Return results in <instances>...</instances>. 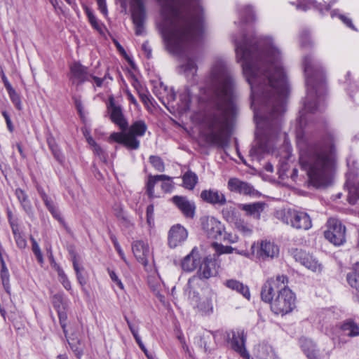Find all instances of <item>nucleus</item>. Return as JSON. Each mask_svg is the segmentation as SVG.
Returning <instances> with one entry per match:
<instances>
[{
  "label": "nucleus",
  "instance_id": "1",
  "mask_svg": "<svg viewBox=\"0 0 359 359\" xmlns=\"http://www.w3.org/2000/svg\"><path fill=\"white\" fill-rule=\"evenodd\" d=\"M236 59L251 88L252 107L257 125V142L250 150L254 160L260 161L269 152L264 136L285 111L289 86L282 63V53L269 37L235 42Z\"/></svg>",
  "mask_w": 359,
  "mask_h": 359
},
{
  "label": "nucleus",
  "instance_id": "2",
  "mask_svg": "<svg viewBox=\"0 0 359 359\" xmlns=\"http://www.w3.org/2000/svg\"><path fill=\"white\" fill-rule=\"evenodd\" d=\"M158 1L161 8L157 26L168 51L179 54L203 32L201 0Z\"/></svg>",
  "mask_w": 359,
  "mask_h": 359
},
{
  "label": "nucleus",
  "instance_id": "3",
  "mask_svg": "<svg viewBox=\"0 0 359 359\" xmlns=\"http://www.w3.org/2000/svg\"><path fill=\"white\" fill-rule=\"evenodd\" d=\"M208 83L216 97V108L205 114L201 126L212 143L223 147L229 137V127L236 116V106L233 79L222 61L213 65Z\"/></svg>",
  "mask_w": 359,
  "mask_h": 359
},
{
  "label": "nucleus",
  "instance_id": "4",
  "mask_svg": "<svg viewBox=\"0 0 359 359\" xmlns=\"http://www.w3.org/2000/svg\"><path fill=\"white\" fill-rule=\"evenodd\" d=\"M337 162L332 140L309 144L299 145V163L309 177V182L316 188L330 184Z\"/></svg>",
  "mask_w": 359,
  "mask_h": 359
},
{
  "label": "nucleus",
  "instance_id": "5",
  "mask_svg": "<svg viewBox=\"0 0 359 359\" xmlns=\"http://www.w3.org/2000/svg\"><path fill=\"white\" fill-rule=\"evenodd\" d=\"M286 276L278 275L264 284L261 291L262 299L270 303L271 311L276 315L285 316L295 308V294L287 287Z\"/></svg>",
  "mask_w": 359,
  "mask_h": 359
},
{
  "label": "nucleus",
  "instance_id": "6",
  "mask_svg": "<svg viewBox=\"0 0 359 359\" xmlns=\"http://www.w3.org/2000/svg\"><path fill=\"white\" fill-rule=\"evenodd\" d=\"M307 98L313 94L323 95L325 89L323 73L318 64L310 56L303 60Z\"/></svg>",
  "mask_w": 359,
  "mask_h": 359
},
{
  "label": "nucleus",
  "instance_id": "7",
  "mask_svg": "<svg viewBox=\"0 0 359 359\" xmlns=\"http://www.w3.org/2000/svg\"><path fill=\"white\" fill-rule=\"evenodd\" d=\"M147 127L142 121L133 123L127 132L113 133L109 136L110 142H115L124 145L127 149L135 150L140 147L137 137L143 136Z\"/></svg>",
  "mask_w": 359,
  "mask_h": 359
},
{
  "label": "nucleus",
  "instance_id": "8",
  "mask_svg": "<svg viewBox=\"0 0 359 359\" xmlns=\"http://www.w3.org/2000/svg\"><path fill=\"white\" fill-rule=\"evenodd\" d=\"M191 283L192 280L189 279L186 292L188 294V297L191 304L194 305V307L196 309L197 312L202 316L211 315L214 311V293L211 290H208L203 291L201 294H198L191 290Z\"/></svg>",
  "mask_w": 359,
  "mask_h": 359
},
{
  "label": "nucleus",
  "instance_id": "9",
  "mask_svg": "<svg viewBox=\"0 0 359 359\" xmlns=\"http://www.w3.org/2000/svg\"><path fill=\"white\" fill-rule=\"evenodd\" d=\"M281 220L292 228L300 230H309L312 226L310 216L304 212L289 209L283 212Z\"/></svg>",
  "mask_w": 359,
  "mask_h": 359
},
{
  "label": "nucleus",
  "instance_id": "10",
  "mask_svg": "<svg viewBox=\"0 0 359 359\" xmlns=\"http://www.w3.org/2000/svg\"><path fill=\"white\" fill-rule=\"evenodd\" d=\"M324 236L333 245H341L346 242V227L339 219L330 218L326 224Z\"/></svg>",
  "mask_w": 359,
  "mask_h": 359
},
{
  "label": "nucleus",
  "instance_id": "11",
  "mask_svg": "<svg viewBox=\"0 0 359 359\" xmlns=\"http://www.w3.org/2000/svg\"><path fill=\"white\" fill-rule=\"evenodd\" d=\"M201 226L208 238L221 239L224 231V225L213 216H204L201 218Z\"/></svg>",
  "mask_w": 359,
  "mask_h": 359
},
{
  "label": "nucleus",
  "instance_id": "12",
  "mask_svg": "<svg viewBox=\"0 0 359 359\" xmlns=\"http://www.w3.org/2000/svg\"><path fill=\"white\" fill-rule=\"evenodd\" d=\"M163 181L161 189L164 192H170L173 189L171 177L165 175H149L147 183V192L150 198L158 197L154 194V187L157 182Z\"/></svg>",
  "mask_w": 359,
  "mask_h": 359
},
{
  "label": "nucleus",
  "instance_id": "13",
  "mask_svg": "<svg viewBox=\"0 0 359 359\" xmlns=\"http://www.w3.org/2000/svg\"><path fill=\"white\" fill-rule=\"evenodd\" d=\"M345 189L347 191V201L353 205L359 200V175L349 172L346 175Z\"/></svg>",
  "mask_w": 359,
  "mask_h": 359
},
{
  "label": "nucleus",
  "instance_id": "14",
  "mask_svg": "<svg viewBox=\"0 0 359 359\" xmlns=\"http://www.w3.org/2000/svg\"><path fill=\"white\" fill-rule=\"evenodd\" d=\"M253 244H255L254 255L260 258H273L278 256L279 253V248L273 242L264 240Z\"/></svg>",
  "mask_w": 359,
  "mask_h": 359
},
{
  "label": "nucleus",
  "instance_id": "15",
  "mask_svg": "<svg viewBox=\"0 0 359 359\" xmlns=\"http://www.w3.org/2000/svg\"><path fill=\"white\" fill-rule=\"evenodd\" d=\"M188 237L187 230L181 224L173 225L168 232V245L172 248L181 245Z\"/></svg>",
  "mask_w": 359,
  "mask_h": 359
},
{
  "label": "nucleus",
  "instance_id": "16",
  "mask_svg": "<svg viewBox=\"0 0 359 359\" xmlns=\"http://www.w3.org/2000/svg\"><path fill=\"white\" fill-rule=\"evenodd\" d=\"M171 201L185 217L191 219L194 217L196 205L194 201H189L187 197L182 196H174L171 198Z\"/></svg>",
  "mask_w": 359,
  "mask_h": 359
},
{
  "label": "nucleus",
  "instance_id": "17",
  "mask_svg": "<svg viewBox=\"0 0 359 359\" xmlns=\"http://www.w3.org/2000/svg\"><path fill=\"white\" fill-rule=\"evenodd\" d=\"M107 108L111 121L116 124L121 130L126 129L128 123L123 116L122 109L120 106L115 104L112 97H110L109 99Z\"/></svg>",
  "mask_w": 359,
  "mask_h": 359
},
{
  "label": "nucleus",
  "instance_id": "18",
  "mask_svg": "<svg viewBox=\"0 0 359 359\" xmlns=\"http://www.w3.org/2000/svg\"><path fill=\"white\" fill-rule=\"evenodd\" d=\"M201 198L203 201L212 205H224L226 203L225 195L215 189L203 190Z\"/></svg>",
  "mask_w": 359,
  "mask_h": 359
},
{
  "label": "nucleus",
  "instance_id": "19",
  "mask_svg": "<svg viewBox=\"0 0 359 359\" xmlns=\"http://www.w3.org/2000/svg\"><path fill=\"white\" fill-rule=\"evenodd\" d=\"M245 335L243 331L233 332L231 339L232 348L238 353L244 359H250V355L245 348Z\"/></svg>",
  "mask_w": 359,
  "mask_h": 359
},
{
  "label": "nucleus",
  "instance_id": "20",
  "mask_svg": "<svg viewBox=\"0 0 359 359\" xmlns=\"http://www.w3.org/2000/svg\"><path fill=\"white\" fill-rule=\"evenodd\" d=\"M132 250L137 261L143 265L147 266L148 264V257L149 255V247L148 243L143 241H134L132 245Z\"/></svg>",
  "mask_w": 359,
  "mask_h": 359
},
{
  "label": "nucleus",
  "instance_id": "21",
  "mask_svg": "<svg viewBox=\"0 0 359 359\" xmlns=\"http://www.w3.org/2000/svg\"><path fill=\"white\" fill-rule=\"evenodd\" d=\"M228 189L231 191L245 195H254L255 193V190L251 184L238 178L229 179Z\"/></svg>",
  "mask_w": 359,
  "mask_h": 359
},
{
  "label": "nucleus",
  "instance_id": "22",
  "mask_svg": "<svg viewBox=\"0 0 359 359\" xmlns=\"http://www.w3.org/2000/svg\"><path fill=\"white\" fill-rule=\"evenodd\" d=\"M201 257L197 248H194L191 252L187 255L182 262V267L184 271H193L199 266Z\"/></svg>",
  "mask_w": 359,
  "mask_h": 359
},
{
  "label": "nucleus",
  "instance_id": "23",
  "mask_svg": "<svg viewBox=\"0 0 359 359\" xmlns=\"http://www.w3.org/2000/svg\"><path fill=\"white\" fill-rule=\"evenodd\" d=\"M299 345L308 359H321L319 350L314 341L307 338H301Z\"/></svg>",
  "mask_w": 359,
  "mask_h": 359
},
{
  "label": "nucleus",
  "instance_id": "24",
  "mask_svg": "<svg viewBox=\"0 0 359 359\" xmlns=\"http://www.w3.org/2000/svg\"><path fill=\"white\" fill-rule=\"evenodd\" d=\"M199 276L203 278H209L217 273V264L214 259L210 257H205L201 261L198 269Z\"/></svg>",
  "mask_w": 359,
  "mask_h": 359
},
{
  "label": "nucleus",
  "instance_id": "25",
  "mask_svg": "<svg viewBox=\"0 0 359 359\" xmlns=\"http://www.w3.org/2000/svg\"><path fill=\"white\" fill-rule=\"evenodd\" d=\"M53 303L55 309L57 310V315L59 317L60 324L63 330L65 337H67V313L65 306L62 302V299L60 296L59 295H55L53 298Z\"/></svg>",
  "mask_w": 359,
  "mask_h": 359
},
{
  "label": "nucleus",
  "instance_id": "26",
  "mask_svg": "<svg viewBox=\"0 0 359 359\" xmlns=\"http://www.w3.org/2000/svg\"><path fill=\"white\" fill-rule=\"evenodd\" d=\"M212 246L215 250V252L218 255L222 254H231L233 252H236L240 255L244 256L245 257H250L251 255H254L255 254V244H252L251 246L250 251L248 250H238L236 248H234L231 246L224 245L221 243H214Z\"/></svg>",
  "mask_w": 359,
  "mask_h": 359
},
{
  "label": "nucleus",
  "instance_id": "27",
  "mask_svg": "<svg viewBox=\"0 0 359 359\" xmlns=\"http://www.w3.org/2000/svg\"><path fill=\"white\" fill-rule=\"evenodd\" d=\"M300 263L313 273H320L323 269V264L313 256L302 253L299 257Z\"/></svg>",
  "mask_w": 359,
  "mask_h": 359
},
{
  "label": "nucleus",
  "instance_id": "28",
  "mask_svg": "<svg viewBox=\"0 0 359 359\" xmlns=\"http://www.w3.org/2000/svg\"><path fill=\"white\" fill-rule=\"evenodd\" d=\"M264 203L257 202L250 204H242L240 208L246 212V215L252 217L256 219H259L262 212L264 211Z\"/></svg>",
  "mask_w": 359,
  "mask_h": 359
},
{
  "label": "nucleus",
  "instance_id": "29",
  "mask_svg": "<svg viewBox=\"0 0 359 359\" xmlns=\"http://www.w3.org/2000/svg\"><path fill=\"white\" fill-rule=\"evenodd\" d=\"M148 285L155 295H156L160 301L162 302L163 299V296L161 294V291L163 287V283L160 276L158 274L156 271H154L148 276Z\"/></svg>",
  "mask_w": 359,
  "mask_h": 359
},
{
  "label": "nucleus",
  "instance_id": "30",
  "mask_svg": "<svg viewBox=\"0 0 359 359\" xmlns=\"http://www.w3.org/2000/svg\"><path fill=\"white\" fill-rule=\"evenodd\" d=\"M224 285L228 288L241 294L247 299L250 298V292L248 287L236 279H229L224 282Z\"/></svg>",
  "mask_w": 359,
  "mask_h": 359
},
{
  "label": "nucleus",
  "instance_id": "31",
  "mask_svg": "<svg viewBox=\"0 0 359 359\" xmlns=\"http://www.w3.org/2000/svg\"><path fill=\"white\" fill-rule=\"evenodd\" d=\"M72 263L79 283L81 285H84L86 284V277L83 257L80 255H74Z\"/></svg>",
  "mask_w": 359,
  "mask_h": 359
},
{
  "label": "nucleus",
  "instance_id": "32",
  "mask_svg": "<svg viewBox=\"0 0 359 359\" xmlns=\"http://www.w3.org/2000/svg\"><path fill=\"white\" fill-rule=\"evenodd\" d=\"M197 72V66L194 59L186 57L180 66V72L183 74L187 79L194 76Z\"/></svg>",
  "mask_w": 359,
  "mask_h": 359
},
{
  "label": "nucleus",
  "instance_id": "33",
  "mask_svg": "<svg viewBox=\"0 0 359 359\" xmlns=\"http://www.w3.org/2000/svg\"><path fill=\"white\" fill-rule=\"evenodd\" d=\"M330 8V5H323L322 4H318L314 0H298L297 8L298 10L306 11L310 8H316L320 12L325 8L328 11Z\"/></svg>",
  "mask_w": 359,
  "mask_h": 359
},
{
  "label": "nucleus",
  "instance_id": "34",
  "mask_svg": "<svg viewBox=\"0 0 359 359\" xmlns=\"http://www.w3.org/2000/svg\"><path fill=\"white\" fill-rule=\"evenodd\" d=\"M323 99V95L318 96V95L313 94L312 97H309L307 98V95L306 96V99L304 103V109L302 113V116H303L304 112L310 111L315 112L318 109L317 102H320ZM300 118H302V116H300Z\"/></svg>",
  "mask_w": 359,
  "mask_h": 359
},
{
  "label": "nucleus",
  "instance_id": "35",
  "mask_svg": "<svg viewBox=\"0 0 359 359\" xmlns=\"http://www.w3.org/2000/svg\"><path fill=\"white\" fill-rule=\"evenodd\" d=\"M72 77L74 82L82 83L88 78L86 69L80 64H74L71 68Z\"/></svg>",
  "mask_w": 359,
  "mask_h": 359
},
{
  "label": "nucleus",
  "instance_id": "36",
  "mask_svg": "<svg viewBox=\"0 0 359 359\" xmlns=\"http://www.w3.org/2000/svg\"><path fill=\"white\" fill-rule=\"evenodd\" d=\"M341 329L350 337H359V325L353 320L344 322L341 325Z\"/></svg>",
  "mask_w": 359,
  "mask_h": 359
},
{
  "label": "nucleus",
  "instance_id": "37",
  "mask_svg": "<svg viewBox=\"0 0 359 359\" xmlns=\"http://www.w3.org/2000/svg\"><path fill=\"white\" fill-rule=\"evenodd\" d=\"M86 14L88 21L91 26L101 35H104L106 27L104 25L97 20L93 11L88 8L86 9Z\"/></svg>",
  "mask_w": 359,
  "mask_h": 359
},
{
  "label": "nucleus",
  "instance_id": "38",
  "mask_svg": "<svg viewBox=\"0 0 359 359\" xmlns=\"http://www.w3.org/2000/svg\"><path fill=\"white\" fill-rule=\"evenodd\" d=\"M255 354L259 359H271L273 356L271 346L267 344H259L255 348Z\"/></svg>",
  "mask_w": 359,
  "mask_h": 359
},
{
  "label": "nucleus",
  "instance_id": "39",
  "mask_svg": "<svg viewBox=\"0 0 359 359\" xmlns=\"http://www.w3.org/2000/svg\"><path fill=\"white\" fill-rule=\"evenodd\" d=\"M348 283L351 287L359 291V262L353 266V271L346 276Z\"/></svg>",
  "mask_w": 359,
  "mask_h": 359
},
{
  "label": "nucleus",
  "instance_id": "40",
  "mask_svg": "<svg viewBox=\"0 0 359 359\" xmlns=\"http://www.w3.org/2000/svg\"><path fill=\"white\" fill-rule=\"evenodd\" d=\"M15 195L25 211L27 213L30 214L32 212V208L26 193L22 189L18 188L15 190Z\"/></svg>",
  "mask_w": 359,
  "mask_h": 359
},
{
  "label": "nucleus",
  "instance_id": "41",
  "mask_svg": "<svg viewBox=\"0 0 359 359\" xmlns=\"http://www.w3.org/2000/svg\"><path fill=\"white\" fill-rule=\"evenodd\" d=\"M38 191H39V194H40L42 200L43 201L46 206L47 207L48 210L51 212L53 216L55 218L60 220V217L59 212L57 210V209L55 208V207L54 206L53 201L50 199H49L47 194L41 189L39 188Z\"/></svg>",
  "mask_w": 359,
  "mask_h": 359
},
{
  "label": "nucleus",
  "instance_id": "42",
  "mask_svg": "<svg viewBox=\"0 0 359 359\" xmlns=\"http://www.w3.org/2000/svg\"><path fill=\"white\" fill-rule=\"evenodd\" d=\"M183 180V187L185 189L192 190L194 189L197 182H198V177L197 175L191 172L188 171L184 173L182 177Z\"/></svg>",
  "mask_w": 359,
  "mask_h": 359
},
{
  "label": "nucleus",
  "instance_id": "43",
  "mask_svg": "<svg viewBox=\"0 0 359 359\" xmlns=\"http://www.w3.org/2000/svg\"><path fill=\"white\" fill-rule=\"evenodd\" d=\"M115 215L117 218L121 222L123 226L130 228L134 225L133 220L129 217L123 210L122 208L115 209Z\"/></svg>",
  "mask_w": 359,
  "mask_h": 359
},
{
  "label": "nucleus",
  "instance_id": "44",
  "mask_svg": "<svg viewBox=\"0 0 359 359\" xmlns=\"http://www.w3.org/2000/svg\"><path fill=\"white\" fill-rule=\"evenodd\" d=\"M191 100V96L190 90L186 88L184 91L180 95V108L182 111H186L189 109Z\"/></svg>",
  "mask_w": 359,
  "mask_h": 359
},
{
  "label": "nucleus",
  "instance_id": "45",
  "mask_svg": "<svg viewBox=\"0 0 359 359\" xmlns=\"http://www.w3.org/2000/svg\"><path fill=\"white\" fill-rule=\"evenodd\" d=\"M84 136L89 144V145L92 147L94 153L99 156L101 158L104 159L105 156L104 155V151L97 144L93 138L90 135L89 133L87 131L84 132Z\"/></svg>",
  "mask_w": 359,
  "mask_h": 359
},
{
  "label": "nucleus",
  "instance_id": "46",
  "mask_svg": "<svg viewBox=\"0 0 359 359\" xmlns=\"http://www.w3.org/2000/svg\"><path fill=\"white\" fill-rule=\"evenodd\" d=\"M1 279L5 291L8 294V296H10L11 286L9 283V273L4 262L2 264V269L1 270Z\"/></svg>",
  "mask_w": 359,
  "mask_h": 359
},
{
  "label": "nucleus",
  "instance_id": "47",
  "mask_svg": "<svg viewBox=\"0 0 359 359\" xmlns=\"http://www.w3.org/2000/svg\"><path fill=\"white\" fill-rule=\"evenodd\" d=\"M8 93L15 108L18 110L21 111L22 109V104L20 95L15 91L14 88L8 91Z\"/></svg>",
  "mask_w": 359,
  "mask_h": 359
},
{
  "label": "nucleus",
  "instance_id": "48",
  "mask_svg": "<svg viewBox=\"0 0 359 359\" xmlns=\"http://www.w3.org/2000/svg\"><path fill=\"white\" fill-rule=\"evenodd\" d=\"M149 162L156 170L158 172L164 171L165 165L160 157L156 156H151L149 157Z\"/></svg>",
  "mask_w": 359,
  "mask_h": 359
},
{
  "label": "nucleus",
  "instance_id": "49",
  "mask_svg": "<svg viewBox=\"0 0 359 359\" xmlns=\"http://www.w3.org/2000/svg\"><path fill=\"white\" fill-rule=\"evenodd\" d=\"M31 241L32 243V251L36 256L38 262L42 264L43 263V258L39 245L33 237H31Z\"/></svg>",
  "mask_w": 359,
  "mask_h": 359
},
{
  "label": "nucleus",
  "instance_id": "50",
  "mask_svg": "<svg viewBox=\"0 0 359 359\" xmlns=\"http://www.w3.org/2000/svg\"><path fill=\"white\" fill-rule=\"evenodd\" d=\"M220 240H222L224 242L233 244L238 241V236L236 234L226 231L224 229V231L223 232V235Z\"/></svg>",
  "mask_w": 359,
  "mask_h": 359
},
{
  "label": "nucleus",
  "instance_id": "51",
  "mask_svg": "<svg viewBox=\"0 0 359 359\" xmlns=\"http://www.w3.org/2000/svg\"><path fill=\"white\" fill-rule=\"evenodd\" d=\"M109 276L114 283H115L120 290H124L125 287L121 279L118 277L114 271L108 269Z\"/></svg>",
  "mask_w": 359,
  "mask_h": 359
},
{
  "label": "nucleus",
  "instance_id": "52",
  "mask_svg": "<svg viewBox=\"0 0 359 359\" xmlns=\"http://www.w3.org/2000/svg\"><path fill=\"white\" fill-rule=\"evenodd\" d=\"M236 229L244 236H250L252 233V229L243 222L236 224Z\"/></svg>",
  "mask_w": 359,
  "mask_h": 359
},
{
  "label": "nucleus",
  "instance_id": "53",
  "mask_svg": "<svg viewBox=\"0 0 359 359\" xmlns=\"http://www.w3.org/2000/svg\"><path fill=\"white\" fill-rule=\"evenodd\" d=\"M332 18H334L335 16H338L339 18L348 27L355 29L354 25L352 23V21L350 18L346 17L344 15L341 14H337V11H332L331 13Z\"/></svg>",
  "mask_w": 359,
  "mask_h": 359
},
{
  "label": "nucleus",
  "instance_id": "54",
  "mask_svg": "<svg viewBox=\"0 0 359 359\" xmlns=\"http://www.w3.org/2000/svg\"><path fill=\"white\" fill-rule=\"evenodd\" d=\"M13 235L18 247L20 249L25 248L27 246V241L25 238L21 235V233L18 232Z\"/></svg>",
  "mask_w": 359,
  "mask_h": 359
},
{
  "label": "nucleus",
  "instance_id": "55",
  "mask_svg": "<svg viewBox=\"0 0 359 359\" xmlns=\"http://www.w3.org/2000/svg\"><path fill=\"white\" fill-rule=\"evenodd\" d=\"M154 207L153 205H149L147 208V221L148 224L151 226L154 225Z\"/></svg>",
  "mask_w": 359,
  "mask_h": 359
},
{
  "label": "nucleus",
  "instance_id": "56",
  "mask_svg": "<svg viewBox=\"0 0 359 359\" xmlns=\"http://www.w3.org/2000/svg\"><path fill=\"white\" fill-rule=\"evenodd\" d=\"M241 15L243 17H245V18H247L246 21H249L250 20H252L253 19V16H254L252 9L250 6L245 7L243 8V10L242 11Z\"/></svg>",
  "mask_w": 359,
  "mask_h": 359
},
{
  "label": "nucleus",
  "instance_id": "57",
  "mask_svg": "<svg viewBox=\"0 0 359 359\" xmlns=\"http://www.w3.org/2000/svg\"><path fill=\"white\" fill-rule=\"evenodd\" d=\"M2 115L6 121L7 128L10 132H13L14 130V126L11 120L10 116L8 113L6 111H2Z\"/></svg>",
  "mask_w": 359,
  "mask_h": 359
},
{
  "label": "nucleus",
  "instance_id": "58",
  "mask_svg": "<svg viewBox=\"0 0 359 359\" xmlns=\"http://www.w3.org/2000/svg\"><path fill=\"white\" fill-rule=\"evenodd\" d=\"M96 1L97 3V5H98V8L100 11V12L104 15H105V16L107 15L108 11H107V4H106V0H96Z\"/></svg>",
  "mask_w": 359,
  "mask_h": 359
},
{
  "label": "nucleus",
  "instance_id": "59",
  "mask_svg": "<svg viewBox=\"0 0 359 359\" xmlns=\"http://www.w3.org/2000/svg\"><path fill=\"white\" fill-rule=\"evenodd\" d=\"M74 102H75V106L76 107L78 113L79 114L81 118H83L85 113L83 111V106L82 104L81 101L80 100L76 98L74 100Z\"/></svg>",
  "mask_w": 359,
  "mask_h": 359
},
{
  "label": "nucleus",
  "instance_id": "60",
  "mask_svg": "<svg viewBox=\"0 0 359 359\" xmlns=\"http://www.w3.org/2000/svg\"><path fill=\"white\" fill-rule=\"evenodd\" d=\"M1 79H2V81L4 84V86L7 90V92L11 90L12 89H13V86H11V84L10 83V82L8 81L7 77L6 76L4 72L2 71L1 72Z\"/></svg>",
  "mask_w": 359,
  "mask_h": 359
},
{
  "label": "nucleus",
  "instance_id": "61",
  "mask_svg": "<svg viewBox=\"0 0 359 359\" xmlns=\"http://www.w3.org/2000/svg\"><path fill=\"white\" fill-rule=\"evenodd\" d=\"M287 170H288L287 163H286L285 161L282 162L279 167L280 176L283 177V175H285Z\"/></svg>",
  "mask_w": 359,
  "mask_h": 359
},
{
  "label": "nucleus",
  "instance_id": "62",
  "mask_svg": "<svg viewBox=\"0 0 359 359\" xmlns=\"http://www.w3.org/2000/svg\"><path fill=\"white\" fill-rule=\"evenodd\" d=\"M126 320L127 322V324L128 325V327L132 332L133 337L135 334H137L138 333V328L136 327L127 318H126Z\"/></svg>",
  "mask_w": 359,
  "mask_h": 359
},
{
  "label": "nucleus",
  "instance_id": "63",
  "mask_svg": "<svg viewBox=\"0 0 359 359\" xmlns=\"http://www.w3.org/2000/svg\"><path fill=\"white\" fill-rule=\"evenodd\" d=\"M126 320L127 322V324L128 325V327L132 332L133 337L135 334H137L138 333V328L136 327L127 318H126Z\"/></svg>",
  "mask_w": 359,
  "mask_h": 359
},
{
  "label": "nucleus",
  "instance_id": "64",
  "mask_svg": "<svg viewBox=\"0 0 359 359\" xmlns=\"http://www.w3.org/2000/svg\"><path fill=\"white\" fill-rule=\"evenodd\" d=\"M9 222L12 229V231L13 234H16L19 232L18 226L15 223L14 221H12L11 219H9Z\"/></svg>",
  "mask_w": 359,
  "mask_h": 359
}]
</instances>
